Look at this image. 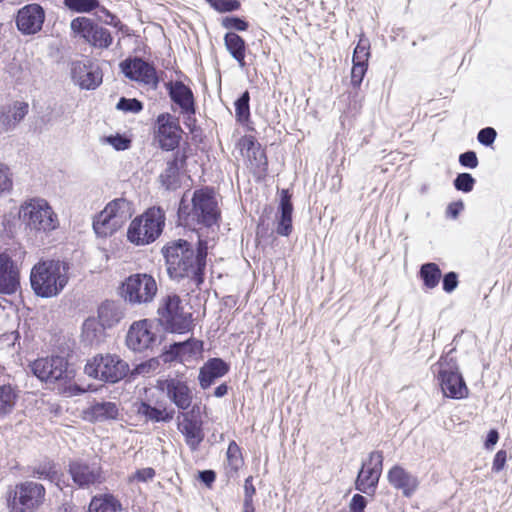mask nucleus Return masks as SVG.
<instances>
[{"mask_svg":"<svg viewBox=\"0 0 512 512\" xmlns=\"http://www.w3.org/2000/svg\"><path fill=\"white\" fill-rule=\"evenodd\" d=\"M227 466L230 472L237 473L243 465L241 449L235 441H231L227 449Z\"/></svg>","mask_w":512,"mask_h":512,"instance_id":"41","label":"nucleus"},{"mask_svg":"<svg viewBox=\"0 0 512 512\" xmlns=\"http://www.w3.org/2000/svg\"><path fill=\"white\" fill-rule=\"evenodd\" d=\"M459 163L463 167L474 169L478 166V158L474 151H467L459 156Z\"/></svg>","mask_w":512,"mask_h":512,"instance_id":"53","label":"nucleus"},{"mask_svg":"<svg viewBox=\"0 0 512 512\" xmlns=\"http://www.w3.org/2000/svg\"><path fill=\"white\" fill-rule=\"evenodd\" d=\"M29 105L26 102L15 101L0 107V132L13 130L27 115Z\"/></svg>","mask_w":512,"mask_h":512,"instance_id":"24","label":"nucleus"},{"mask_svg":"<svg viewBox=\"0 0 512 512\" xmlns=\"http://www.w3.org/2000/svg\"><path fill=\"white\" fill-rule=\"evenodd\" d=\"M210 242L211 241L204 238V234L200 232L196 252L192 245L183 239H178L165 245L162 252L167 266V273L170 278L177 281L189 278L197 285L201 284Z\"/></svg>","mask_w":512,"mask_h":512,"instance_id":"1","label":"nucleus"},{"mask_svg":"<svg viewBox=\"0 0 512 512\" xmlns=\"http://www.w3.org/2000/svg\"><path fill=\"white\" fill-rule=\"evenodd\" d=\"M218 12H231L239 8L237 0H206Z\"/></svg>","mask_w":512,"mask_h":512,"instance_id":"47","label":"nucleus"},{"mask_svg":"<svg viewBox=\"0 0 512 512\" xmlns=\"http://www.w3.org/2000/svg\"><path fill=\"white\" fill-rule=\"evenodd\" d=\"M278 211L276 232L281 236H289L292 232L293 205L288 190L281 191Z\"/></svg>","mask_w":512,"mask_h":512,"instance_id":"29","label":"nucleus"},{"mask_svg":"<svg viewBox=\"0 0 512 512\" xmlns=\"http://www.w3.org/2000/svg\"><path fill=\"white\" fill-rule=\"evenodd\" d=\"M68 270V264L59 260L37 263L30 274L32 290L42 298L57 296L68 283Z\"/></svg>","mask_w":512,"mask_h":512,"instance_id":"3","label":"nucleus"},{"mask_svg":"<svg viewBox=\"0 0 512 512\" xmlns=\"http://www.w3.org/2000/svg\"><path fill=\"white\" fill-rule=\"evenodd\" d=\"M455 348L448 350L431 369L437 377L444 396L452 399H462L468 395V388L459 371L457 360L452 353Z\"/></svg>","mask_w":512,"mask_h":512,"instance_id":"5","label":"nucleus"},{"mask_svg":"<svg viewBox=\"0 0 512 512\" xmlns=\"http://www.w3.org/2000/svg\"><path fill=\"white\" fill-rule=\"evenodd\" d=\"M73 33L96 48H108L113 41L110 31L87 17H77L70 24Z\"/></svg>","mask_w":512,"mask_h":512,"instance_id":"13","label":"nucleus"},{"mask_svg":"<svg viewBox=\"0 0 512 512\" xmlns=\"http://www.w3.org/2000/svg\"><path fill=\"white\" fill-rule=\"evenodd\" d=\"M106 141L118 151L126 150L130 145V141L120 135L109 136L106 138Z\"/></svg>","mask_w":512,"mask_h":512,"instance_id":"55","label":"nucleus"},{"mask_svg":"<svg viewBox=\"0 0 512 512\" xmlns=\"http://www.w3.org/2000/svg\"><path fill=\"white\" fill-rule=\"evenodd\" d=\"M157 139L162 149L166 151L174 150L180 140L181 128L177 117L162 113L156 119Z\"/></svg>","mask_w":512,"mask_h":512,"instance_id":"18","label":"nucleus"},{"mask_svg":"<svg viewBox=\"0 0 512 512\" xmlns=\"http://www.w3.org/2000/svg\"><path fill=\"white\" fill-rule=\"evenodd\" d=\"M227 392H228V386L223 383L215 388L214 396L217 398H221V397L225 396L227 394Z\"/></svg>","mask_w":512,"mask_h":512,"instance_id":"64","label":"nucleus"},{"mask_svg":"<svg viewBox=\"0 0 512 512\" xmlns=\"http://www.w3.org/2000/svg\"><path fill=\"white\" fill-rule=\"evenodd\" d=\"M202 346L201 341L191 339L173 344L172 352L181 362H184L191 357L199 355L202 351Z\"/></svg>","mask_w":512,"mask_h":512,"instance_id":"36","label":"nucleus"},{"mask_svg":"<svg viewBox=\"0 0 512 512\" xmlns=\"http://www.w3.org/2000/svg\"><path fill=\"white\" fill-rule=\"evenodd\" d=\"M87 390L77 384H70L68 385L65 390H64V393L66 394V396H76V395H81L83 393H85Z\"/></svg>","mask_w":512,"mask_h":512,"instance_id":"60","label":"nucleus"},{"mask_svg":"<svg viewBox=\"0 0 512 512\" xmlns=\"http://www.w3.org/2000/svg\"><path fill=\"white\" fill-rule=\"evenodd\" d=\"M158 341L157 328L150 320L134 322L127 333V346L136 352L152 349Z\"/></svg>","mask_w":512,"mask_h":512,"instance_id":"15","label":"nucleus"},{"mask_svg":"<svg viewBox=\"0 0 512 512\" xmlns=\"http://www.w3.org/2000/svg\"><path fill=\"white\" fill-rule=\"evenodd\" d=\"M366 506V499L360 495L355 494L351 500V511L352 512H363L364 508Z\"/></svg>","mask_w":512,"mask_h":512,"instance_id":"58","label":"nucleus"},{"mask_svg":"<svg viewBox=\"0 0 512 512\" xmlns=\"http://www.w3.org/2000/svg\"><path fill=\"white\" fill-rule=\"evenodd\" d=\"M185 115L184 124L189 128L191 132L194 130L196 119L194 117L195 113H182Z\"/></svg>","mask_w":512,"mask_h":512,"instance_id":"63","label":"nucleus"},{"mask_svg":"<svg viewBox=\"0 0 512 512\" xmlns=\"http://www.w3.org/2000/svg\"><path fill=\"white\" fill-rule=\"evenodd\" d=\"M178 420V429L184 436L186 444L192 451H196L204 439L199 407L193 406L190 411L181 412Z\"/></svg>","mask_w":512,"mask_h":512,"instance_id":"16","label":"nucleus"},{"mask_svg":"<svg viewBox=\"0 0 512 512\" xmlns=\"http://www.w3.org/2000/svg\"><path fill=\"white\" fill-rule=\"evenodd\" d=\"M118 416V405L110 401L95 402L83 411V418L89 422L115 420Z\"/></svg>","mask_w":512,"mask_h":512,"instance_id":"28","label":"nucleus"},{"mask_svg":"<svg viewBox=\"0 0 512 512\" xmlns=\"http://www.w3.org/2000/svg\"><path fill=\"white\" fill-rule=\"evenodd\" d=\"M128 371V364L119 356L112 354L96 355L89 359L84 367L87 376L108 383L122 380Z\"/></svg>","mask_w":512,"mask_h":512,"instance_id":"10","label":"nucleus"},{"mask_svg":"<svg viewBox=\"0 0 512 512\" xmlns=\"http://www.w3.org/2000/svg\"><path fill=\"white\" fill-rule=\"evenodd\" d=\"M250 95L248 91H245L236 101H235V115L238 122L244 124L248 122L250 118Z\"/></svg>","mask_w":512,"mask_h":512,"instance_id":"42","label":"nucleus"},{"mask_svg":"<svg viewBox=\"0 0 512 512\" xmlns=\"http://www.w3.org/2000/svg\"><path fill=\"white\" fill-rule=\"evenodd\" d=\"M178 215L183 224L196 231L198 236L202 232L204 238L214 242L219 229L220 209L212 189L205 187L195 190L190 210L182 199Z\"/></svg>","mask_w":512,"mask_h":512,"instance_id":"2","label":"nucleus"},{"mask_svg":"<svg viewBox=\"0 0 512 512\" xmlns=\"http://www.w3.org/2000/svg\"><path fill=\"white\" fill-rule=\"evenodd\" d=\"M69 473L74 483L80 488L101 484L105 480L102 469L97 463L74 461L69 465Z\"/></svg>","mask_w":512,"mask_h":512,"instance_id":"21","label":"nucleus"},{"mask_svg":"<svg viewBox=\"0 0 512 512\" xmlns=\"http://www.w3.org/2000/svg\"><path fill=\"white\" fill-rule=\"evenodd\" d=\"M256 493V489L253 485V477L249 476L244 482V502H253V496Z\"/></svg>","mask_w":512,"mask_h":512,"instance_id":"56","label":"nucleus"},{"mask_svg":"<svg viewBox=\"0 0 512 512\" xmlns=\"http://www.w3.org/2000/svg\"><path fill=\"white\" fill-rule=\"evenodd\" d=\"M463 209L464 204L462 201L452 202L447 207V215L455 219Z\"/></svg>","mask_w":512,"mask_h":512,"instance_id":"59","label":"nucleus"},{"mask_svg":"<svg viewBox=\"0 0 512 512\" xmlns=\"http://www.w3.org/2000/svg\"><path fill=\"white\" fill-rule=\"evenodd\" d=\"M121 71L130 80L138 81L156 88L158 77L154 66L141 58L128 59L120 64Z\"/></svg>","mask_w":512,"mask_h":512,"instance_id":"19","label":"nucleus"},{"mask_svg":"<svg viewBox=\"0 0 512 512\" xmlns=\"http://www.w3.org/2000/svg\"><path fill=\"white\" fill-rule=\"evenodd\" d=\"M28 368L32 375L46 384H66L74 377L73 370L68 367L67 359L59 355L39 357L31 361Z\"/></svg>","mask_w":512,"mask_h":512,"instance_id":"8","label":"nucleus"},{"mask_svg":"<svg viewBox=\"0 0 512 512\" xmlns=\"http://www.w3.org/2000/svg\"><path fill=\"white\" fill-rule=\"evenodd\" d=\"M387 479L390 485L401 490L405 497H411L419 485L417 477L399 465L388 471Z\"/></svg>","mask_w":512,"mask_h":512,"instance_id":"25","label":"nucleus"},{"mask_svg":"<svg viewBox=\"0 0 512 512\" xmlns=\"http://www.w3.org/2000/svg\"><path fill=\"white\" fill-rule=\"evenodd\" d=\"M13 188V179L10 168L0 163V198L9 194Z\"/></svg>","mask_w":512,"mask_h":512,"instance_id":"45","label":"nucleus"},{"mask_svg":"<svg viewBox=\"0 0 512 512\" xmlns=\"http://www.w3.org/2000/svg\"><path fill=\"white\" fill-rule=\"evenodd\" d=\"M458 286V276L455 272L445 274L443 278V290L447 293L453 292Z\"/></svg>","mask_w":512,"mask_h":512,"instance_id":"54","label":"nucleus"},{"mask_svg":"<svg viewBox=\"0 0 512 512\" xmlns=\"http://www.w3.org/2000/svg\"><path fill=\"white\" fill-rule=\"evenodd\" d=\"M20 286L19 270L9 254L0 253V295H12Z\"/></svg>","mask_w":512,"mask_h":512,"instance_id":"22","label":"nucleus"},{"mask_svg":"<svg viewBox=\"0 0 512 512\" xmlns=\"http://www.w3.org/2000/svg\"><path fill=\"white\" fill-rule=\"evenodd\" d=\"M18 217L30 233L48 234L59 227L58 215L49 202L41 197L28 198L19 206Z\"/></svg>","mask_w":512,"mask_h":512,"instance_id":"4","label":"nucleus"},{"mask_svg":"<svg viewBox=\"0 0 512 512\" xmlns=\"http://www.w3.org/2000/svg\"><path fill=\"white\" fill-rule=\"evenodd\" d=\"M222 25L227 29H234L237 31H245L248 27L247 22L238 17H225L222 20Z\"/></svg>","mask_w":512,"mask_h":512,"instance_id":"52","label":"nucleus"},{"mask_svg":"<svg viewBox=\"0 0 512 512\" xmlns=\"http://www.w3.org/2000/svg\"><path fill=\"white\" fill-rule=\"evenodd\" d=\"M499 439V434L496 430L492 429L489 431L488 435H487V439H486V442H485V447L487 449H491L498 441Z\"/></svg>","mask_w":512,"mask_h":512,"instance_id":"62","label":"nucleus"},{"mask_svg":"<svg viewBox=\"0 0 512 512\" xmlns=\"http://www.w3.org/2000/svg\"><path fill=\"white\" fill-rule=\"evenodd\" d=\"M65 5L72 11L88 13L99 6L98 0H64Z\"/></svg>","mask_w":512,"mask_h":512,"instance_id":"43","label":"nucleus"},{"mask_svg":"<svg viewBox=\"0 0 512 512\" xmlns=\"http://www.w3.org/2000/svg\"><path fill=\"white\" fill-rule=\"evenodd\" d=\"M32 476L42 480H48L60 487V475L56 465L51 461H44L32 468Z\"/></svg>","mask_w":512,"mask_h":512,"instance_id":"38","label":"nucleus"},{"mask_svg":"<svg viewBox=\"0 0 512 512\" xmlns=\"http://www.w3.org/2000/svg\"><path fill=\"white\" fill-rule=\"evenodd\" d=\"M215 477L216 475L212 470H204L199 473V479L208 486L215 481Z\"/></svg>","mask_w":512,"mask_h":512,"instance_id":"61","label":"nucleus"},{"mask_svg":"<svg viewBox=\"0 0 512 512\" xmlns=\"http://www.w3.org/2000/svg\"><path fill=\"white\" fill-rule=\"evenodd\" d=\"M229 371L228 364L220 358L208 360L199 371V384L202 389L209 388L216 379L223 377Z\"/></svg>","mask_w":512,"mask_h":512,"instance_id":"27","label":"nucleus"},{"mask_svg":"<svg viewBox=\"0 0 512 512\" xmlns=\"http://www.w3.org/2000/svg\"><path fill=\"white\" fill-rule=\"evenodd\" d=\"M420 277L426 288L433 289L439 284L441 270L435 263H426L420 268Z\"/></svg>","mask_w":512,"mask_h":512,"instance_id":"39","label":"nucleus"},{"mask_svg":"<svg viewBox=\"0 0 512 512\" xmlns=\"http://www.w3.org/2000/svg\"><path fill=\"white\" fill-rule=\"evenodd\" d=\"M44 498L45 488L42 484L25 481L8 489L6 503L10 512H33Z\"/></svg>","mask_w":512,"mask_h":512,"instance_id":"9","label":"nucleus"},{"mask_svg":"<svg viewBox=\"0 0 512 512\" xmlns=\"http://www.w3.org/2000/svg\"><path fill=\"white\" fill-rule=\"evenodd\" d=\"M186 155L183 152L177 151L174 158L167 162L165 171L161 174L160 178L162 184L169 190H174L178 186V172L180 166L184 164Z\"/></svg>","mask_w":512,"mask_h":512,"instance_id":"32","label":"nucleus"},{"mask_svg":"<svg viewBox=\"0 0 512 512\" xmlns=\"http://www.w3.org/2000/svg\"><path fill=\"white\" fill-rule=\"evenodd\" d=\"M497 133L494 128L486 127L479 131L477 135L478 141L485 146H490L495 141Z\"/></svg>","mask_w":512,"mask_h":512,"instance_id":"51","label":"nucleus"},{"mask_svg":"<svg viewBox=\"0 0 512 512\" xmlns=\"http://www.w3.org/2000/svg\"><path fill=\"white\" fill-rule=\"evenodd\" d=\"M116 107L119 110L131 113H138L143 109V105L139 100L135 98L128 99L124 97L119 100Z\"/></svg>","mask_w":512,"mask_h":512,"instance_id":"48","label":"nucleus"},{"mask_svg":"<svg viewBox=\"0 0 512 512\" xmlns=\"http://www.w3.org/2000/svg\"><path fill=\"white\" fill-rule=\"evenodd\" d=\"M475 179L469 173H460L454 180V186L458 191L471 192L475 185Z\"/></svg>","mask_w":512,"mask_h":512,"instance_id":"46","label":"nucleus"},{"mask_svg":"<svg viewBox=\"0 0 512 512\" xmlns=\"http://www.w3.org/2000/svg\"><path fill=\"white\" fill-rule=\"evenodd\" d=\"M156 387L183 412L187 411L191 407L193 402V392L189 387L187 380L184 378L168 377L166 379H159Z\"/></svg>","mask_w":512,"mask_h":512,"instance_id":"14","label":"nucleus"},{"mask_svg":"<svg viewBox=\"0 0 512 512\" xmlns=\"http://www.w3.org/2000/svg\"><path fill=\"white\" fill-rule=\"evenodd\" d=\"M45 12L39 4H28L18 10L16 15V26L24 35L38 33L43 26Z\"/></svg>","mask_w":512,"mask_h":512,"instance_id":"20","label":"nucleus"},{"mask_svg":"<svg viewBox=\"0 0 512 512\" xmlns=\"http://www.w3.org/2000/svg\"><path fill=\"white\" fill-rule=\"evenodd\" d=\"M120 502L111 494L94 496L88 512H117L121 510Z\"/></svg>","mask_w":512,"mask_h":512,"instance_id":"37","label":"nucleus"},{"mask_svg":"<svg viewBox=\"0 0 512 512\" xmlns=\"http://www.w3.org/2000/svg\"><path fill=\"white\" fill-rule=\"evenodd\" d=\"M224 44L231 56L239 63V66L244 67L246 44L243 38L235 32H228L224 36Z\"/></svg>","mask_w":512,"mask_h":512,"instance_id":"35","label":"nucleus"},{"mask_svg":"<svg viewBox=\"0 0 512 512\" xmlns=\"http://www.w3.org/2000/svg\"><path fill=\"white\" fill-rule=\"evenodd\" d=\"M132 203L124 198L109 202L94 218L93 229L99 237H108L118 231L132 217Z\"/></svg>","mask_w":512,"mask_h":512,"instance_id":"7","label":"nucleus"},{"mask_svg":"<svg viewBox=\"0 0 512 512\" xmlns=\"http://www.w3.org/2000/svg\"><path fill=\"white\" fill-rule=\"evenodd\" d=\"M369 49L370 45L368 40L361 38L354 49L352 62L356 64L368 65V59L370 57Z\"/></svg>","mask_w":512,"mask_h":512,"instance_id":"44","label":"nucleus"},{"mask_svg":"<svg viewBox=\"0 0 512 512\" xmlns=\"http://www.w3.org/2000/svg\"><path fill=\"white\" fill-rule=\"evenodd\" d=\"M243 147L247 149V157L255 172L263 174L267 170V159L264 151L255 143L253 138L243 140Z\"/></svg>","mask_w":512,"mask_h":512,"instance_id":"33","label":"nucleus"},{"mask_svg":"<svg viewBox=\"0 0 512 512\" xmlns=\"http://www.w3.org/2000/svg\"><path fill=\"white\" fill-rule=\"evenodd\" d=\"M164 225L165 212L160 207H151L130 223L127 238L137 246L150 244L162 234Z\"/></svg>","mask_w":512,"mask_h":512,"instance_id":"6","label":"nucleus"},{"mask_svg":"<svg viewBox=\"0 0 512 512\" xmlns=\"http://www.w3.org/2000/svg\"><path fill=\"white\" fill-rule=\"evenodd\" d=\"M167 89L171 100L177 104L181 113H195L192 90L181 81L169 82Z\"/></svg>","mask_w":512,"mask_h":512,"instance_id":"26","label":"nucleus"},{"mask_svg":"<svg viewBox=\"0 0 512 512\" xmlns=\"http://www.w3.org/2000/svg\"><path fill=\"white\" fill-rule=\"evenodd\" d=\"M71 76L82 89H95L102 83V73L98 67L81 61L72 63Z\"/></svg>","mask_w":512,"mask_h":512,"instance_id":"23","label":"nucleus"},{"mask_svg":"<svg viewBox=\"0 0 512 512\" xmlns=\"http://www.w3.org/2000/svg\"><path fill=\"white\" fill-rule=\"evenodd\" d=\"M507 453L504 450H499L493 460L492 470L495 472L501 471L506 463Z\"/></svg>","mask_w":512,"mask_h":512,"instance_id":"57","label":"nucleus"},{"mask_svg":"<svg viewBox=\"0 0 512 512\" xmlns=\"http://www.w3.org/2000/svg\"><path fill=\"white\" fill-rule=\"evenodd\" d=\"M383 454L380 451H373L369 454L367 462L362 464V468L356 479V489L365 494L374 493L382 473Z\"/></svg>","mask_w":512,"mask_h":512,"instance_id":"17","label":"nucleus"},{"mask_svg":"<svg viewBox=\"0 0 512 512\" xmlns=\"http://www.w3.org/2000/svg\"><path fill=\"white\" fill-rule=\"evenodd\" d=\"M16 392L10 385L0 387V417L9 414L16 403Z\"/></svg>","mask_w":512,"mask_h":512,"instance_id":"40","label":"nucleus"},{"mask_svg":"<svg viewBox=\"0 0 512 512\" xmlns=\"http://www.w3.org/2000/svg\"><path fill=\"white\" fill-rule=\"evenodd\" d=\"M136 412L146 421L169 422L174 418V410H168L166 407H154L147 402H140L135 405Z\"/></svg>","mask_w":512,"mask_h":512,"instance_id":"31","label":"nucleus"},{"mask_svg":"<svg viewBox=\"0 0 512 512\" xmlns=\"http://www.w3.org/2000/svg\"><path fill=\"white\" fill-rule=\"evenodd\" d=\"M155 474H156L155 470L151 467L142 468V469L137 470L132 475H130L128 477V481L130 483H133V482L146 483V482L153 480V478L155 477Z\"/></svg>","mask_w":512,"mask_h":512,"instance_id":"49","label":"nucleus"},{"mask_svg":"<svg viewBox=\"0 0 512 512\" xmlns=\"http://www.w3.org/2000/svg\"><path fill=\"white\" fill-rule=\"evenodd\" d=\"M157 292L158 285L155 278L147 273L130 275L121 287L123 299L132 305L151 303Z\"/></svg>","mask_w":512,"mask_h":512,"instance_id":"11","label":"nucleus"},{"mask_svg":"<svg viewBox=\"0 0 512 512\" xmlns=\"http://www.w3.org/2000/svg\"><path fill=\"white\" fill-rule=\"evenodd\" d=\"M125 317L124 306L116 301H105L98 307V319L104 328L116 326Z\"/></svg>","mask_w":512,"mask_h":512,"instance_id":"30","label":"nucleus"},{"mask_svg":"<svg viewBox=\"0 0 512 512\" xmlns=\"http://www.w3.org/2000/svg\"><path fill=\"white\" fill-rule=\"evenodd\" d=\"M161 323L173 333H185L192 328V315L184 311L178 295H167L158 307Z\"/></svg>","mask_w":512,"mask_h":512,"instance_id":"12","label":"nucleus"},{"mask_svg":"<svg viewBox=\"0 0 512 512\" xmlns=\"http://www.w3.org/2000/svg\"><path fill=\"white\" fill-rule=\"evenodd\" d=\"M105 329L98 317H89L82 326V340L88 345L98 344L104 337Z\"/></svg>","mask_w":512,"mask_h":512,"instance_id":"34","label":"nucleus"},{"mask_svg":"<svg viewBox=\"0 0 512 512\" xmlns=\"http://www.w3.org/2000/svg\"><path fill=\"white\" fill-rule=\"evenodd\" d=\"M368 65L353 63L351 70V85L359 88L367 72Z\"/></svg>","mask_w":512,"mask_h":512,"instance_id":"50","label":"nucleus"}]
</instances>
